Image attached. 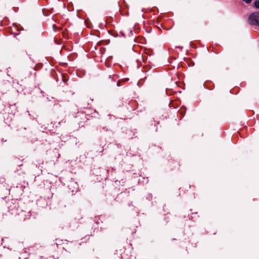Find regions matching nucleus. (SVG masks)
Masks as SVG:
<instances>
[{"label":"nucleus","instance_id":"nucleus-1","mask_svg":"<svg viewBox=\"0 0 259 259\" xmlns=\"http://www.w3.org/2000/svg\"><path fill=\"white\" fill-rule=\"evenodd\" d=\"M248 22L251 25H259V13H253L248 17Z\"/></svg>","mask_w":259,"mask_h":259},{"label":"nucleus","instance_id":"nucleus-2","mask_svg":"<svg viewBox=\"0 0 259 259\" xmlns=\"http://www.w3.org/2000/svg\"><path fill=\"white\" fill-rule=\"evenodd\" d=\"M254 5L256 8L259 9V0H255Z\"/></svg>","mask_w":259,"mask_h":259},{"label":"nucleus","instance_id":"nucleus-3","mask_svg":"<svg viewBox=\"0 0 259 259\" xmlns=\"http://www.w3.org/2000/svg\"><path fill=\"white\" fill-rule=\"evenodd\" d=\"M244 2H245L246 4H250L252 0H243Z\"/></svg>","mask_w":259,"mask_h":259}]
</instances>
